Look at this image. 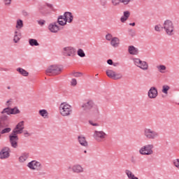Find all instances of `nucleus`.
Here are the masks:
<instances>
[{
    "label": "nucleus",
    "instance_id": "37998d69",
    "mask_svg": "<svg viewBox=\"0 0 179 179\" xmlns=\"http://www.w3.org/2000/svg\"><path fill=\"white\" fill-rule=\"evenodd\" d=\"M162 29H164L162 25H155V31H162Z\"/></svg>",
    "mask_w": 179,
    "mask_h": 179
},
{
    "label": "nucleus",
    "instance_id": "1a4fd4ad",
    "mask_svg": "<svg viewBox=\"0 0 179 179\" xmlns=\"http://www.w3.org/2000/svg\"><path fill=\"white\" fill-rule=\"evenodd\" d=\"M75 48L71 46H67L63 48V55L64 57H74L75 56Z\"/></svg>",
    "mask_w": 179,
    "mask_h": 179
},
{
    "label": "nucleus",
    "instance_id": "39448f33",
    "mask_svg": "<svg viewBox=\"0 0 179 179\" xmlns=\"http://www.w3.org/2000/svg\"><path fill=\"white\" fill-rule=\"evenodd\" d=\"M154 148L155 145L153 144H147L141 147L138 152L142 156H150L153 153Z\"/></svg>",
    "mask_w": 179,
    "mask_h": 179
},
{
    "label": "nucleus",
    "instance_id": "c756f323",
    "mask_svg": "<svg viewBox=\"0 0 179 179\" xmlns=\"http://www.w3.org/2000/svg\"><path fill=\"white\" fill-rule=\"evenodd\" d=\"M92 108V114H94V115H99V114L100 113V111L99 110V106L95 105Z\"/></svg>",
    "mask_w": 179,
    "mask_h": 179
},
{
    "label": "nucleus",
    "instance_id": "6ab92c4d",
    "mask_svg": "<svg viewBox=\"0 0 179 179\" xmlns=\"http://www.w3.org/2000/svg\"><path fill=\"white\" fill-rule=\"evenodd\" d=\"M110 45L114 48H118V47H120V38L117 37L113 38L112 40L110 41Z\"/></svg>",
    "mask_w": 179,
    "mask_h": 179
},
{
    "label": "nucleus",
    "instance_id": "b1692460",
    "mask_svg": "<svg viewBox=\"0 0 179 179\" xmlns=\"http://www.w3.org/2000/svg\"><path fill=\"white\" fill-rule=\"evenodd\" d=\"M129 52L131 55H138V52H139L138 48L134 46H129Z\"/></svg>",
    "mask_w": 179,
    "mask_h": 179
},
{
    "label": "nucleus",
    "instance_id": "a18cd8bd",
    "mask_svg": "<svg viewBox=\"0 0 179 179\" xmlns=\"http://www.w3.org/2000/svg\"><path fill=\"white\" fill-rule=\"evenodd\" d=\"M101 6L105 7L107 5V0H99Z\"/></svg>",
    "mask_w": 179,
    "mask_h": 179
},
{
    "label": "nucleus",
    "instance_id": "2f4dec72",
    "mask_svg": "<svg viewBox=\"0 0 179 179\" xmlns=\"http://www.w3.org/2000/svg\"><path fill=\"white\" fill-rule=\"evenodd\" d=\"M169 90H170V86L167 85L162 86V93H164V94H168Z\"/></svg>",
    "mask_w": 179,
    "mask_h": 179
},
{
    "label": "nucleus",
    "instance_id": "72a5a7b5",
    "mask_svg": "<svg viewBox=\"0 0 179 179\" xmlns=\"http://www.w3.org/2000/svg\"><path fill=\"white\" fill-rule=\"evenodd\" d=\"M29 45H31V47H34V45H39L38 42H37V40L36 39H29Z\"/></svg>",
    "mask_w": 179,
    "mask_h": 179
},
{
    "label": "nucleus",
    "instance_id": "5fc2aeb1",
    "mask_svg": "<svg viewBox=\"0 0 179 179\" xmlns=\"http://www.w3.org/2000/svg\"><path fill=\"white\" fill-rule=\"evenodd\" d=\"M131 163H136L135 157H131Z\"/></svg>",
    "mask_w": 179,
    "mask_h": 179
},
{
    "label": "nucleus",
    "instance_id": "f3484780",
    "mask_svg": "<svg viewBox=\"0 0 179 179\" xmlns=\"http://www.w3.org/2000/svg\"><path fill=\"white\" fill-rule=\"evenodd\" d=\"M63 17L66 20V23H72L73 20V15H72V13L71 12L64 13Z\"/></svg>",
    "mask_w": 179,
    "mask_h": 179
},
{
    "label": "nucleus",
    "instance_id": "dca6fc26",
    "mask_svg": "<svg viewBox=\"0 0 179 179\" xmlns=\"http://www.w3.org/2000/svg\"><path fill=\"white\" fill-rule=\"evenodd\" d=\"M95 104L93 100H88L87 102L83 103L81 107L83 110H90L94 107Z\"/></svg>",
    "mask_w": 179,
    "mask_h": 179
},
{
    "label": "nucleus",
    "instance_id": "3c124183",
    "mask_svg": "<svg viewBox=\"0 0 179 179\" xmlns=\"http://www.w3.org/2000/svg\"><path fill=\"white\" fill-rule=\"evenodd\" d=\"M131 2V0H122V3L124 5H128Z\"/></svg>",
    "mask_w": 179,
    "mask_h": 179
},
{
    "label": "nucleus",
    "instance_id": "4d7b16f0",
    "mask_svg": "<svg viewBox=\"0 0 179 179\" xmlns=\"http://www.w3.org/2000/svg\"><path fill=\"white\" fill-rule=\"evenodd\" d=\"M129 26H135V22L130 23V24H129Z\"/></svg>",
    "mask_w": 179,
    "mask_h": 179
},
{
    "label": "nucleus",
    "instance_id": "79ce46f5",
    "mask_svg": "<svg viewBox=\"0 0 179 179\" xmlns=\"http://www.w3.org/2000/svg\"><path fill=\"white\" fill-rule=\"evenodd\" d=\"M5 6H9L12 3V0H3Z\"/></svg>",
    "mask_w": 179,
    "mask_h": 179
},
{
    "label": "nucleus",
    "instance_id": "69168bd1",
    "mask_svg": "<svg viewBox=\"0 0 179 179\" xmlns=\"http://www.w3.org/2000/svg\"><path fill=\"white\" fill-rule=\"evenodd\" d=\"M9 103V101H7V103Z\"/></svg>",
    "mask_w": 179,
    "mask_h": 179
},
{
    "label": "nucleus",
    "instance_id": "aec40b11",
    "mask_svg": "<svg viewBox=\"0 0 179 179\" xmlns=\"http://www.w3.org/2000/svg\"><path fill=\"white\" fill-rule=\"evenodd\" d=\"M78 142H79L80 145H81V146H84L85 148H87V146L89 145L87 143V141H86V138H85L82 136H78Z\"/></svg>",
    "mask_w": 179,
    "mask_h": 179
},
{
    "label": "nucleus",
    "instance_id": "7ed1b4c3",
    "mask_svg": "<svg viewBox=\"0 0 179 179\" xmlns=\"http://www.w3.org/2000/svg\"><path fill=\"white\" fill-rule=\"evenodd\" d=\"M162 29L166 31L167 36H174V23L170 20H166L164 21Z\"/></svg>",
    "mask_w": 179,
    "mask_h": 179
},
{
    "label": "nucleus",
    "instance_id": "c85d7f7f",
    "mask_svg": "<svg viewBox=\"0 0 179 179\" xmlns=\"http://www.w3.org/2000/svg\"><path fill=\"white\" fill-rule=\"evenodd\" d=\"M39 114L43 117V118H48V112L45 109H42L39 110Z\"/></svg>",
    "mask_w": 179,
    "mask_h": 179
},
{
    "label": "nucleus",
    "instance_id": "9d476101",
    "mask_svg": "<svg viewBox=\"0 0 179 179\" xmlns=\"http://www.w3.org/2000/svg\"><path fill=\"white\" fill-rule=\"evenodd\" d=\"M106 75L110 79H114V80H118V79H122V74L116 73L115 71L113 70H107Z\"/></svg>",
    "mask_w": 179,
    "mask_h": 179
},
{
    "label": "nucleus",
    "instance_id": "603ef678",
    "mask_svg": "<svg viewBox=\"0 0 179 179\" xmlns=\"http://www.w3.org/2000/svg\"><path fill=\"white\" fill-rule=\"evenodd\" d=\"M23 16H29V13L26 10L22 11Z\"/></svg>",
    "mask_w": 179,
    "mask_h": 179
},
{
    "label": "nucleus",
    "instance_id": "7c9ffc66",
    "mask_svg": "<svg viewBox=\"0 0 179 179\" xmlns=\"http://www.w3.org/2000/svg\"><path fill=\"white\" fill-rule=\"evenodd\" d=\"M157 69L159 71V72H160V73H164V71H166V69H167L166 66H164L163 64H161L159 66H157Z\"/></svg>",
    "mask_w": 179,
    "mask_h": 179
},
{
    "label": "nucleus",
    "instance_id": "e433bc0d",
    "mask_svg": "<svg viewBox=\"0 0 179 179\" xmlns=\"http://www.w3.org/2000/svg\"><path fill=\"white\" fill-rule=\"evenodd\" d=\"M23 27V20H17L16 24V29H22Z\"/></svg>",
    "mask_w": 179,
    "mask_h": 179
},
{
    "label": "nucleus",
    "instance_id": "052dcab7",
    "mask_svg": "<svg viewBox=\"0 0 179 179\" xmlns=\"http://www.w3.org/2000/svg\"><path fill=\"white\" fill-rule=\"evenodd\" d=\"M130 31H131V33H134V31L132 29H131Z\"/></svg>",
    "mask_w": 179,
    "mask_h": 179
},
{
    "label": "nucleus",
    "instance_id": "cd10ccee",
    "mask_svg": "<svg viewBox=\"0 0 179 179\" xmlns=\"http://www.w3.org/2000/svg\"><path fill=\"white\" fill-rule=\"evenodd\" d=\"M17 72H19V73L22 76H29V72H27V71L20 67L17 69Z\"/></svg>",
    "mask_w": 179,
    "mask_h": 179
},
{
    "label": "nucleus",
    "instance_id": "09e8293b",
    "mask_svg": "<svg viewBox=\"0 0 179 179\" xmlns=\"http://www.w3.org/2000/svg\"><path fill=\"white\" fill-rule=\"evenodd\" d=\"M38 24H39V26H44L45 24V20H38Z\"/></svg>",
    "mask_w": 179,
    "mask_h": 179
},
{
    "label": "nucleus",
    "instance_id": "864d4df0",
    "mask_svg": "<svg viewBox=\"0 0 179 179\" xmlns=\"http://www.w3.org/2000/svg\"><path fill=\"white\" fill-rule=\"evenodd\" d=\"M107 64H108V65H113V60L112 59H108Z\"/></svg>",
    "mask_w": 179,
    "mask_h": 179
},
{
    "label": "nucleus",
    "instance_id": "a878e982",
    "mask_svg": "<svg viewBox=\"0 0 179 179\" xmlns=\"http://www.w3.org/2000/svg\"><path fill=\"white\" fill-rule=\"evenodd\" d=\"M57 23L60 24V26H65L66 24V20L64 17V15H59L57 18Z\"/></svg>",
    "mask_w": 179,
    "mask_h": 179
},
{
    "label": "nucleus",
    "instance_id": "0eeeda50",
    "mask_svg": "<svg viewBox=\"0 0 179 179\" xmlns=\"http://www.w3.org/2000/svg\"><path fill=\"white\" fill-rule=\"evenodd\" d=\"M133 61L136 66H138V68L143 69V71H148L149 65H148V63L146 62H143L141 60V59L138 58L133 59Z\"/></svg>",
    "mask_w": 179,
    "mask_h": 179
},
{
    "label": "nucleus",
    "instance_id": "bf43d9fd",
    "mask_svg": "<svg viewBox=\"0 0 179 179\" xmlns=\"http://www.w3.org/2000/svg\"><path fill=\"white\" fill-rule=\"evenodd\" d=\"M48 6L49 8H52V6L51 4H48Z\"/></svg>",
    "mask_w": 179,
    "mask_h": 179
},
{
    "label": "nucleus",
    "instance_id": "49530a36",
    "mask_svg": "<svg viewBox=\"0 0 179 179\" xmlns=\"http://www.w3.org/2000/svg\"><path fill=\"white\" fill-rule=\"evenodd\" d=\"M78 85V81L76 80V78H73L71 81V86H76Z\"/></svg>",
    "mask_w": 179,
    "mask_h": 179
},
{
    "label": "nucleus",
    "instance_id": "ea45409f",
    "mask_svg": "<svg viewBox=\"0 0 179 179\" xmlns=\"http://www.w3.org/2000/svg\"><path fill=\"white\" fill-rule=\"evenodd\" d=\"M20 110L17 108H11V114H19Z\"/></svg>",
    "mask_w": 179,
    "mask_h": 179
},
{
    "label": "nucleus",
    "instance_id": "338daca9",
    "mask_svg": "<svg viewBox=\"0 0 179 179\" xmlns=\"http://www.w3.org/2000/svg\"><path fill=\"white\" fill-rule=\"evenodd\" d=\"M0 138H1V134H0Z\"/></svg>",
    "mask_w": 179,
    "mask_h": 179
},
{
    "label": "nucleus",
    "instance_id": "5701e85b",
    "mask_svg": "<svg viewBox=\"0 0 179 179\" xmlns=\"http://www.w3.org/2000/svg\"><path fill=\"white\" fill-rule=\"evenodd\" d=\"M8 120V115H3L0 118V129H2L5 127V121Z\"/></svg>",
    "mask_w": 179,
    "mask_h": 179
},
{
    "label": "nucleus",
    "instance_id": "ddd939ff",
    "mask_svg": "<svg viewBox=\"0 0 179 179\" xmlns=\"http://www.w3.org/2000/svg\"><path fill=\"white\" fill-rule=\"evenodd\" d=\"M159 94V92H157V88L155 87H151L148 92V96L149 99H156Z\"/></svg>",
    "mask_w": 179,
    "mask_h": 179
},
{
    "label": "nucleus",
    "instance_id": "de8ad7c7",
    "mask_svg": "<svg viewBox=\"0 0 179 179\" xmlns=\"http://www.w3.org/2000/svg\"><path fill=\"white\" fill-rule=\"evenodd\" d=\"M173 164H174L175 167H176L177 169H179V159H175L173 161Z\"/></svg>",
    "mask_w": 179,
    "mask_h": 179
},
{
    "label": "nucleus",
    "instance_id": "58836bf2",
    "mask_svg": "<svg viewBox=\"0 0 179 179\" xmlns=\"http://www.w3.org/2000/svg\"><path fill=\"white\" fill-rule=\"evenodd\" d=\"M12 131V129L10 127H6L1 131V134L3 135V134H9Z\"/></svg>",
    "mask_w": 179,
    "mask_h": 179
},
{
    "label": "nucleus",
    "instance_id": "f704fd0d",
    "mask_svg": "<svg viewBox=\"0 0 179 179\" xmlns=\"http://www.w3.org/2000/svg\"><path fill=\"white\" fill-rule=\"evenodd\" d=\"M1 114H7L8 115H10V114H12L11 108H4L1 112Z\"/></svg>",
    "mask_w": 179,
    "mask_h": 179
},
{
    "label": "nucleus",
    "instance_id": "2eb2a0df",
    "mask_svg": "<svg viewBox=\"0 0 179 179\" xmlns=\"http://www.w3.org/2000/svg\"><path fill=\"white\" fill-rule=\"evenodd\" d=\"M27 166L31 170H38V169L41 167V164L36 161H31V162L28 163Z\"/></svg>",
    "mask_w": 179,
    "mask_h": 179
},
{
    "label": "nucleus",
    "instance_id": "c9c22d12",
    "mask_svg": "<svg viewBox=\"0 0 179 179\" xmlns=\"http://www.w3.org/2000/svg\"><path fill=\"white\" fill-rule=\"evenodd\" d=\"M113 6H118L120 3H122V0H111Z\"/></svg>",
    "mask_w": 179,
    "mask_h": 179
},
{
    "label": "nucleus",
    "instance_id": "a19ab883",
    "mask_svg": "<svg viewBox=\"0 0 179 179\" xmlns=\"http://www.w3.org/2000/svg\"><path fill=\"white\" fill-rule=\"evenodd\" d=\"M89 124L90 125H92V127H100V124H99V123H97L93 120H89Z\"/></svg>",
    "mask_w": 179,
    "mask_h": 179
},
{
    "label": "nucleus",
    "instance_id": "f03ea898",
    "mask_svg": "<svg viewBox=\"0 0 179 179\" xmlns=\"http://www.w3.org/2000/svg\"><path fill=\"white\" fill-rule=\"evenodd\" d=\"M143 136L148 141H155V139H157L160 136V134L156 130L150 127H146L143 130Z\"/></svg>",
    "mask_w": 179,
    "mask_h": 179
},
{
    "label": "nucleus",
    "instance_id": "680f3d73",
    "mask_svg": "<svg viewBox=\"0 0 179 179\" xmlns=\"http://www.w3.org/2000/svg\"><path fill=\"white\" fill-rule=\"evenodd\" d=\"M84 153H87V150H85V151H84Z\"/></svg>",
    "mask_w": 179,
    "mask_h": 179
},
{
    "label": "nucleus",
    "instance_id": "e2e57ef3",
    "mask_svg": "<svg viewBox=\"0 0 179 179\" xmlns=\"http://www.w3.org/2000/svg\"><path fill=\"white\" fill-rule=\"evenodd\" d=\"M7 89H10V87H8Z\"/></svg>",
    "mask_w": 179,
    "mask_h": 179
},
{
    "label": "nucleus",
    "instance_id": "4be33fe9",
    "mask_svg": "<svg viewBox=\"0 0 179 179\" xmlns=\"http://www.w3.org/2000/svg\"><path fill=\"white\" fill-rule=\"evenodd\" d=\"M124 173L129 179H139L138 177L135 176L132 171H129V169L125 170Z\"/></svg>",
    "mask_w": 179,
    "mask_h": 179
},
{
    "label": "nucleus",
    "instance_id": "13d9d810",
    "mask_svg": "<svg viewBox=\"0 0 179 179\" xmlns=\"http://www.w3.org/2000/svg\"><path fill=\"white\" fill-rule=\"evenodd\" d=\"M113 65V66H117V65H118V63H114Z\"/></svg>",
    "mask_w": 179,
    "mask_h": 179
},
{
    "label": "nucleus",
    "instance_id": "6e6552de",
    "mask_svg": "<svg viewBox=\"0 0 179 179\" xmlns=\"http://www.w3.org/2000/svg\"><path fill=\"white\" fill-rule=\"evenodd\" d=\"M10 148L9 147H4L0 152V159L5 160V159H9L10 157Z\"/></svg>",
    "mask_w": 179,
    "mask_h": 179
},
{
    "label": "nucleus",
    "instance_id": "a211bd4d",
    "mask_svg": "<svg viewBox=\"0 0 179 179\" xmlns=\"http://www.w3.org/2000/svg\"><path fill=\"white\" fill-rule=\"evenodd\" d=\"M48 29L51 33H57L59 31V27L57 25V22H53L50 24L48 26Z\"/></svg>",
    "mask_w": 179,
    "mask_h": 179
},
{
    "label": "nucleus",
    "instance_id": "6e6d98bb",
    "mask_svg": "<svg viewBox=\"0 0 179 179\" xmlns=\"http://www.w3.org/2000/svg\"><path fill=\"white\" fill-rule=\"evenodd\" d=\"M67 170L69 171H71H71H72V166H68Z\"/></svg>",
    "mask_w": 179,
    "mask_h": 179
},
{
    "label": "nucleus",
    "instance_id": "f257e3e1",
    "mask_svg": "<svg viewBox=\"0 0 179 179\" xmlns=\"http://www.w3.org/2000/svg\"><path fill=\"white\" fill-rule=\"evenodd\" d=\"M59 110L62 117H71V115H72V113H73L72 106L66 102L60 104Z\"/></svg>",
    "mask_w": 179,
    "mask_h": 179
},
{
    "label": "nucleus",
    "instance_id": "0e129e2a",
    "mask_svg": "<svg viewBox=\"0 0 179 179\" xmlns=\"http://www.w3.org/2000/svg\"><path fill=\"white\" fill-rule=\"evenodd\" d=\"M99 74H96V76H98Z\"/></svg>",
    "mask_w": 179,
    "mask_h": 179
},
{
    "label": "nucleus",
    "instance_id": "c03bdc74",
    "mask_svg": "<svg viewBox=\"0 0 179 179\" xmlns=\"http://www.w3.org/2000/svg\"><path fill=\"white\" fill-rule=\"evenodd\" d=\"M106 38L108 41H111L113 40V35L111 34H108L106 36Z\"/></svg>",
    "mask_w": 179,
    "mask_h": 179
},
{
    "label": "nucleus",
    "instance_id": "423d86ee",
    "mask_svg": "<svg viewBox=\"0 0 179 179\" xmlns=\"http://www.w3.org/2000/svg\"><path fill=\"white\" fill-rule=\"evenodd\" d=\"M106 136L107 134L103 131H94L93 138L96 142H104L106 141Z\"/></svg>",
    "mask_w": 179,
    "mask_h": 179
},
{
    "label": "nucleus",
    "instance_id": "f8f14e48",
    "mask_svg": "<svg viewBox=\"0 0 179 179\" xmlns=\"http://www.w3.org/2000/svg\"><path fill=\"white\" fill-rule=\"evenodd\" d=\"M23 129H24V121L20 122L15 129L13 130V134H16L17 135L22 134Z\"/></svg>",
    "mask_w": 179,
    "mask_h": 179
},
{
    "label": "nucleus",
    "instance_id": "393cba45",
    "mask_svg": "<svg viewBox=\"0 0 179 179\" xmlns=\"http://www.w3.org/2000/svg\"><path fill=\"white\" fill-rule=\"evenodd\" d=\"M27 159H29V153L24 152L19 157V162H20V163H24V162H26V160H27Z\"/></svg>",
    "mask_w": 179,
    "mask_h": 179
},
{
    "label": "nucleus",
    "instance_id": "20e7f679",
    "mask_svg": "<svg viewBox=\"0 0 179 179\" xmlns=\"http://www.w3.org/2000/svg\"><path fill=\"white\" fill-rule=\"evenodd\" d=\"M62 71V67L58 65H51L46 69V75L48 76H55L59 75Z\"/></svg>",
    "mask_w": 179,
    "mask_h": 179
},
{
    "label": "nucleus",
    "instance_id": "4c0bfd02",
    "mask_svg": "<svg viewBox=\"0 0 179 179\" xmlns=\"http://www.w3.org/2000/svg\"><path fill=\"white\" fill-rule=\"evenodd\" d=\"M77 53L78 56L80 57L81 58L86 57V54H85V52H83V50L82 49H78Z\"/></svg>",
    "mask_w": 179,
    "mask_h": 179
},
{
    "label": "nucleus",
    "instance_id": "4468645a",
    "mask_svg": "<svg viewBox=\"0 0 179 179\" xmlns=\"http://www.w3.org/2000/svg\"><path fill=\"white\" fill-rule=\"evenodd\" d=\"M72 171L73 173H76V174H80L82 173H84L85 169L83 168V166H82V165L76 164L72 166Z\"/></svg>",
    "mask_w": 179,
    "mask_h": 179
},
{
    "label": "nucleus",
    "instance_id": "412c9836",
    "mask_svg": "<svg viewBox=\"0 0 179 179\" xmlns=\"http://www.w3.org/2000/svg\"><path fill=\"white\" fill-rule=\"evenodd\" d=\"M129 16H131V13L129 11H124L123 13V16L120 18V22H122V23H124V22L128 20V17H129Z\"/></svg>",
    "mask_w": 179,
    "mask_h": 179
},
{
    "label": "nucleus",
    "instance_id": "8fccbe9b",
    "mask_svg": "<svg viewBox=\"0 0 179 179\" xmlns=\"http://www.w3.org/2000/svg\"><path fill=\"white\" fill-rule=\"evenodd\" d=\"M24 136L25 138H29V136H31V134L27 132V131H24Z\"/></svg>",
    "mask_w": 179,
    "mask_h": 179
},
{
    "label": "nucleus",
    "instance_id": "bb28decb",
    "mask_svg": "<svg viewBox=\"0 0 179 179\" xmlns=\"http://www.w3.org/2000/svg\"><path fill=\"white\" fill-rule=\"evenodd\" d=\"M22 37V34L17 31H15L13 41L14 43H19Z\"/></svg>",
    "mask_w": 179,
    "mask_h": 179
},
{
    "label": "nucleus",
    "instance_id": "9b49d317",
    "mask_svg": "<svg viewBox=\"0 0 179 179\" xmlns=\"http://www.w3.org/2000/svg\"><path fill=\"white\" fill-rule=\"evenodd\" d=\"M10 143L12 148L16 149L17 148V141H19V137L16 133L12 132L11 134L9 136Z\"/></svg>",
    "mask_w": 179,
    "mask_h": 179
},
{
    "label": "nucleus",
    "instance_id": "473e14b6",
    "mask_svg": "<svg viewBox=\"0 0 179 179\" xmlns=\"http://www.w3.org/2000/svg\"><path fill=\"white\" fill-rule=\"evenodd\" d=\"M70 75L74 78H80V76H83V73L81 72H71Z\"/></svg>",
    "mask_w": 179,
    "mask_h": 179
}]
</instances>
